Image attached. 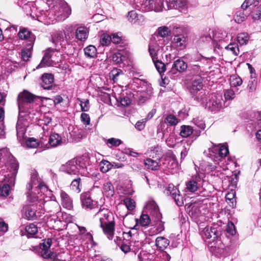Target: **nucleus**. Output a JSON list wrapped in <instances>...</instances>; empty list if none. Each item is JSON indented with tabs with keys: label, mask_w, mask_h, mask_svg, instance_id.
Segmentation results:
<instances>
[{
	"label": "nucleus",
	"mask_w": 261,
	"mask_h": 261,
	"mask_svg": "<svg viewBox=\"0 0 261 261\" xmlns=\"http://www.w3.org/2000/svg\"><path fill=\"white\" fill-rule=\"evenodd\" d=\"M173 40L176 46L182 47L184 46L186 38L182 35H176L174 37Z\"/></svg>",
	"instance_id": "50"
},
{
	"label": "nucleus",
	"mask_w": 261,
	"mask_h": 261,
	"mask_svg": "<svg viewBox=\"0 0 261 261\" xmlns=\"http://www.w3.org/2000/svg\"><path fill=\"white\" fill-rule=\"evenodd\" d=\"M222 97L219 94H212L209 101L206 103V107L212 112H217L222 108Z\"/></svg>",
	"instance_id": "9"
},
{
	"label": "nucleus",
	"mask_w": 261,
	"mask_h": 261,
	"mask_svg": "<svg viewBox=\"0 0 261 261\" xmlns=\"http://www.w3.org/2000/svg\"><path fill=\"white\" fill-rule=\"evenodd\" d=\"M95 221L99 222L103 232L109 240L113 238L115 221L113 214L107 208H99L94 216Z\"/></svg>",
	"instance_id": "4"
},
{
	"label": "nucleus",
	"mask_w": 261,
	"mask_h": 261,
	"mask_svg": "<svg viewBox=\"0 0 261 261\" xmlns=\"http://www.w3.org/2000/svg\"><path fill=\"white\" fill-rule=\"evenodd\" d=\"M103 193L107 197H111L114 194V188L110 181H107L103 185Z\"/></svg>",
	"instance_id": "27"
},
{
	"label": "nucleus",
	"mask_w": 261,
	"mask_h": 261,
	"mask_svg": "<svg viewBox=\"0 0 261 261\" xmlns=\"http://www.w3.org/2000/svg\"><path fill=\"white\" fill-rule=\"evenodd\" d=\"M226 200L229 201L231 204H230V206L233 207L235 205L236 199H235V193L233 191L228 192L226 195Z\"/></svg>",
	"instance_id": "54"
},
{
	"label": "nucleus",
	"mask_w": 261,
	"mask_h": 261,
	"mask_svg": "<svg viewBox=\"0 0 261 261\" xmlns=\"http://www.w3.org/2000/svg\"><path fill=\"white\" fill-rule=\"evenodd\" d=\"M224 98L226 100H232L235 97V91L232 89H227L224 93Z\"/></svg>",
	"instance_id": "56"
},
{
	"label": "nucleus",
	"mask_w": 261,
	"mask_h": 261,
	"mask_svg": "<svg viewBox=\"0 0 261 261\" xmlns=\"http://www.w3.org/2000/svg\"><path fill=\"white\" fill-rule=\"evenodd\" d=\"M99 166L100 171L103 173H106L112 168V163L105 160L99 163Z\"/></svg>",
	"instance_id": "33"
},
{
	"label": "nucleus",
	"mask_w": 261,
	"mask_h": 261,
	"mask_svg": "<svg viewBox=\"0 0 261 261\" xmlns=\"http://www.w3.org/2000/svg\"><path fill=\"white\" fill-rule=\"evenodd\" d=\"M226 231L231 235L236 233V229L233 223L232 222H229L227 225Z\"/></svg>",
	"instance_id": "62"
},
{
	"label": "nucleus",
	"mask_w": 261,
	"mask_h": 261,
	"mask_svg": "<svg viewBox=\"0 0 261 261\" xmlns=\"http://www.w3.org/2000/svg\"><path fill=\"white\" fill-rule=\"evenodd\" d=\"M167 9H175L179 11L186 13L187 10L186 0H167Z\"/></svg>",
	"instance_id": "12"
},
{
	"label": "nucleus",
	"mask_w": 261,
	"mask_h": 261,
	"mask_svg": "<svg viewBox=\"0 0 261 261\" xmlns=\"http://www.w3.org/2000/svg\"><path fill=\"white\" fill-rule=\"evenodd\" d=\"M49 53H50L49 57H50V60L52 62H58L59 60L58 58L60 57V56H61L60 52L57 50V49L50 48Z\"/></svg>",
	"instance_id": "49"
},
{
	"label": "nucleus",
	"mask_w": 261,
	"mask_h": 261,
	"mask_svg": "<svg viewBox=\"0 0 261 261\" xmlns=\"http://www.w3.org/2000/svg\"><path fill=\"white\" fill-rule=\"evenodd\" d=\"M138 15L136 11H131L128 14V20L132 23H135L137 20Z\"/></svg>",
	"instance_id": "59"
},
{
	"label": "nucleus",
	"mask_w": 261,
	"mask_h": 261,
	"mask_svg": "<svg viewBox=\"0 0 261 261\" xmlns=\"http://www.w3.org/2000/svg\"><path fill=\"white\" fill-rule=\"evenodd\" d=\"M112 59L116 64H120L124 61L125 57L121 53L117 52L113 54Z\"/></svg>",
	"instance_id": "44"
},
{
	"label": "nucleus",
	"mask_w": 261,
	"mask_h": 261,
	"mask_svg": "<svg viewBox=\"0 0 261 261\" xmlns=\"http://www.w3.org/2000/svg\"><path fill=\"white\" fill-rule=\"evenodd\" d=\"M82 169L81 166L75 159L69 161L61 167V170L63 172L70 175H76L82 173Z\"/></svg>",
	"instance_id": "8"
},
{
	"label": "nucleus",
	"mask_w": 261,
	"mask_h": 261,
	"mask_svg": "<svg viewBox=\"0 0 261 261\" xmlns=\"http://www.w3.org/2000/svg\"><path fill=\"white\" fill-rule=\"evenodd\" d=\"M54 10L56 19L59 21L64 20L71 13V8L64 1H61L59 5L55 6Z\"/></svg>",
	"instance_id": "7"
},
{
	"label": "nucleus",
	"mask_w": 261,
	"mask_h": 261,
	"mask_svg": "<svg viewBox=\"0 0 261 261\" xmlns=\"http://www.w3.org/2000/svg\"><path fill=\"white\" fill-rule=\"evenodd\" d=\"M5 176H4V180L9 183V184H3L0 186V198L3 199L7 197L8 195H9L11 191V187L13 186L15 184H11L9 182L6 181L5 180ZM15 182V181L14 182Z\"/></svg>",
	"instance_id": "23"
},
{
	"label": "nucleus",
	"mask_w": 261,
	"mask_h": 261,
	"mask_svg": "<svg viewBox=\"0 0 261 261\" xmlns=\"http://www.w3.org/2000/svg\"><path fill=\"white\" fill-rule=\"evenodd\" d=\"M202 79L201 76L196 77L192 82L190 87L191 93L194 95L195 93L200 91L203 87Z\"/></svg>",
	"instance_id": "21"
},
{
	"label": "nucleus",
	"mask_w": 261,
	"mask_h": 261,
	"mask_svg": "<svg viewBox=\"0 0 261 261\" xmlns=\"http://www.w3.org/2000/svg\"><path fill=\"white\" fill-rule=\"evenodd\" d=\"M145 125V121L142 120L138 121L135 127L139 130H141L144 129Z\"/></svg>",
	"instance_id": "64"
},
{
	"label": "nucleus",
	"mask_w": 261,
	"mask_h": 261,
	"mask_svg": "<svg viewBox=\"0 0 261 261\" xmlns=\"http://www.w3.org/2000/svg\"><path fill=\"white\" fill-rule=\"evenodd\" d=\"M18 36L21 40H27L29 42L28 46H31V48H32L35 37L30 31L25 28H23L19 31Z\"/></svg>",
	"instance_id": "14"
},
{
	"label": "nucleus",
	"mask_w": 261,
	"mask_h": 261,
	"mask_svg": "<svg viewBox=\"0 0 261 261\" xmlns=\"http://www.w3.org/2000/svg\"><path fill=\"white\" fill-rule=\"evenodd\" d=\"M200 234L203 239H212L214 241L218 236V232L216 228L205 227L200 232Z\"/></svg>",
	"instance_id": "17"
},
{
	"label": "nucleus",
	"mask_w": 261,
	"mask_h": 261,
	"mask_svg": "<svg viewBox=\"0 0 261 261\" xmlns=\"http://www.w3.org/2000/svg\"><path fill=\"white\" fill-rule=\"evenodd\" d=\"M163 2L164 0H134V5L136 9L143 12H161L166 9Z\"/></svg>",
	"instance_id": "6"
},
{
	"label": "nucleus",
	"mask_w": 261,
	"mask_h": 261,
	"mask_svg": "<svg viewBox=\"0 0 261 261\" xmlns=\"http://www.w3.org/2000/svg\"><path fill=\"white\" fill-rule=\"evenodd\" d=\"M187 68V63L183 60L178 59L174 61L172 65L171 72L173 74L175 73L176 71L182 72L185 71Z\"/></svg>",
	"instance_id": "20"
},
{
	"label": "nucleus",
	"mask_w": 261,
	"mask_h": 261,
	"mask_svg": "<svg viewBox=\"0 0 261 261\" xmlns=\"http://www.w3.org/2000/svg\"><path fill=\"white\" fill-rule=\"evenodd\" d=\"M50 50V48L46 49L40 63L37 66V68L50 66L52 65L53 62L50 60V57H49V54H50V53H49Z\"/></svg>",
	"instance_id": "24"
},
{
	"label": "nucleus",
	"mask_w": 261,
	"mask_h": 261,
	"mask_svg": "<svg viewBox=\"0 0 261 261\" xmlns=\"http://www.w3.org/2000/svg\"><path fill=\"white\" fill-rule=\"evenodd\" d=\"M166 194L170 196L179 206L184 204L182 196L180 194L179 191L173 184H169L166 189Z\"/></svg>",
	"instance_id": "10"
},
{
	"label": "nucleus",
	"mask_w": 261,
	"mask_h": 261,
	"mask_svg": "<svg viewBox=\"0 0 261 261\" xmlns=\"http://www.w3.org/2000/svg\"><path fill=\"white\" fill-rule=\"evenodd\" d=\"M19 168V164L8 148L0 150V172L4 174L5 180L14 184Z\"/></svg>",
	"instance_id": "3"
},
{
	"label": "nucleus",
	"mask_w": 261,
	"mask_h": 261,
	"mask_svg": "<svg viewBox=\"0 0 261 261\" xmlns=\"http://www.w3.org/2000/svg\"><path fill=\"white\" fill-rule=\"evenodd\" d=\"M226 38H227V33L226 32H217L213 36L214 40L216 42L225 41Z\"/></svg>",
	"instance_id": "39"
},
{
	"label": "nucleus",
	"mask_w": 261,
	"mask_h": 261,
	"mask_svg": "<svg viewBox=\"0 0 261 261\" xmlns=\"http://www.w3.org/2000/svg\"><path fill=\"white\" fill-rule=\"evenodd\" d=\"M48 142L50 146L56 147L62 144V137L58 134L54 133L50 135Z\"/></svg>",
	"instance_id": "26"
},
{
	"label": "nucleus",
	"mask_w": 261,
	"mask_h": 261,
	"mask_svg": "<svg viewBox=\"0 0 261 261\" xmlns=\"http://www.w3.org/2000/svg\"><path fill=\"white\" fill-rule=\"evenodd\" d=\"M111 40V36L108 34H103L101 36L100 42L101 45L107 46L108 45Z\"/></svg>",
	"instance_id": "53"
},
{
	"label": "nucleus",
	"mask_w": 261,
	"mask_h": 261,
	"mask_svg": "<svg viewBox=\"0 0 261 261\" xmlns=\"http://www.w3.org/2000/svg\"><path fill=\"white\" fill-rule=\"evenodd\" d=\"M35 96L27 90L20 92L17 96V101L19 109V115L16 128L17 138L22 145L35 148L38 145V140L34 138H29L24 140L27 128L31 121L36 120L40 114L39 107L35 101Z\"/></svg>",
	"instance_id": "1"
},
{
	"label": "nucleus",
	"mask_w": 261,
	"mask_h": 261,
	"mask_svg": "<svg viewBox=\"0 0 261 261\" xmlns=\"http://www.w3.org/2000/svg\"><path fill=\"white\" fill-rule=\"evenodd\" d=\"M225 48L230 51L234 56H238L239 49L238 44L236 43H230L225 47Z\"/></svg>",
	"instance_id": "41"
},
{
	"label": "nucleus",
	"mask_w": 261,
	"mask_h": 261,
	"mask_svg": "<svg viewBox=\"0 0 261 261\" xmlns=\"http://www.w3.org/2000/svg\"><path fill=\"white\" fill-rule=\"evenodd\" d=\"M259 1H261V0H245L242 5V9H247L249 6H256Z\"/></svg>",
	"instance_id": "58"
},
{
	"label": "nucleus",
	"mask_w": 261,
	"mask_h": 261,
	"mask_svg": "<svg viewBox=\"0 0 261 261\" xmlns=\"http://www.w3.org/2000/svg\"><path fill=\"white\" fill-rule=\"evenodd\" d=\"M81 120L84 124L86 125L90 124V118L89 114L85 113H82L81 115Z\"/></svg>",
	"instance_id": "60"
},
{
	"label": "nucleus",
	"mask_w": 261,
	"mask_h": 261,
	"mask_svg": "<svg viewBox=\"0 0 261 261\" xmlns=\"http://www.w3.org/2000/svg\"><path fill=\"white\" fill-rule=\"evenodd\" d=\"M251 17L253 21L261 19V5L252 12Z\"/></svg>",
	"instance_id": "46"
},
{
	"label": "nucleus",
	"mask_w": 261,
	"mask_h": 261,
	"mask_svg": "<svg viewBox=\"0 0 261 261\" xmlns=\"http://www.w3.org/2000/svg\"><path fill=\"white\" fill-rule=\"evenodd\" d=\"M229 81L230 85L233 87L239 86L242 84V79L237 75H231Z\"/></svg>",
	"instance_id": "38"
},
{
	"label": "nucleus",
	"mask_w": 261,
	"mask_h": 261,
	"mask_svg": "<svg viewBox=\"0 0 261 261\" xmlns=\"http://www.w3.org/2000/svg\"><path fill=\"white\" fill-rule=\"evenodd\" d=\"M81 178L80 177L74 179L70 185L71 189L76 193L81 192Z\"/></svg>",
	"instance_id": "37"
},
{
	"label": "nucleus",
	"mask_w": 261,
	"mask_h": 261,
	"mask_svg": "<svg viewBox=\"0 0 261 261\" xmlns=\"http://www.w3.org/2000/svg\"><path fill=\"white\" fill-rule=\"evenodd\" d=\"M152 61L159 73L161 74L166 70V66L163 62L158 59H155Z\"/></svg>",
	"instance_id": "40"
},
{
	"label": "nucleus",
	"mask_w": 261,
	"mask_h": 261,
	"mask_svg": "<svg viewBox=\"0 0 261 261\" xmlns=\"http://www.w3.org/2000/svg\"><path fill=\"white\" fill-rule=\"evenodd\" d=\"M59 194L63 207L67 210H71L73 208V202L69 195L62 190H59Z\"/></svg>",
	"instance_id": "15"
},
{
	"label": "nucleus",
	"mask_w": 261,
	"mask_h": 261,
	"mask_svg": "<svg viewBox=\"0 0 261 261\" xmlns=\"http://www.w3.org/2000/svg\"><path fill=\"white\" fill-rule=\"evenodd\" d=\"M77 100L80 102L81 110L83 112H87L90 109V102L88 99H81L77 98Z\"/></svg>",
	"instance_id": "45"
},
{
	"label": "nucleus",
	"mask_w": 261,
	"mask_h": 261,
	"mask_svg": "<svg viewBox=\"0 0 261 261\" xmlns=\"http://www.w3.org/2000/svg\"><path fill=\"white\" fill-rule=\"evenodd\" d=\"M89 31L85 27H80L77 28L75 31L76 38L81 41H85L88 36Z\"/></svg>",
	"instance_id": "22"
},
{
	"label": "nucleus",
	"mask_w": 261,
	"mask_h": 261,
	"mask_svg": "<svg viewBox=\"0 0 261 261\" xmlns=\"http://www.w3.org/2000/svg\"><path fill=\"white\" fill-rule=\"evenodd\" d=\"M170 33L169 29L166 26L161 27L158 28V34L162 37L168 36Z\"/></svg>",
	"instance_id": "52"
},
{
	"label": "nucleus",
	"mask_w": 261,
	"mask_h": 261,
	"mask_svg": "<svg viewBox=\"0 0 261 261\" xmlns=\"http://www.w3.org/2000/svg\"><path fill=\"white\" fill-rule=\"evenodd\" d=\"M107 144L109 147H112L113 146H118L122 143V141L119 139L114 138L109 139L107 140Z\"/></svg>",
	"instance_id": "48"
},
{
	"label": "nucleus",
	"mask_w": 261,
	"mask_h": 261,
	"mask_svg": "<svg viewBox=\"0 0 261 261\" xmlns=\"http://www.w3.org/2000/svg\"><path fill=\"white\" fill-rule=\"evenodd\" d=\"M199 181L200 178L197 176L188 180L186 182L185 192L191 193H195L198 190L200 186L198 183Z\"/></svg>",
	"instance_id": "16"
},
{
	"label": "nucleus",
	"mask_w": 261,
	"mask_h": 261,
	"mask_svg": "<svg viewBox=\"0 0 261 261\" xmlns=\"http://www.w3.org/2000/svg\"><path fill=\"white\" fill-rule=\"evenodd\" d=\"M64 35L61 31L54 33L52 36L53 43H54L56 46H57V44L59 42H60V45H61V42L64 41Z\"/></svg>",
	"instance_id": "31"
},
{
	"label": "nucleus",
	"mask_w": 261,
	"mask_h": 261,
	"mask_svg": "<svg viewBox=\"0 0 261 261\" xmlns=\"http://www.w3.org/2000/svg\"><path fill=\"white\" fill-rule=\"evenodd\" d=\"M169 244V240L163 237H159L155 240V245L160 250H164Z\"/></svg>",
	"instance_id": "28"
},
{
	"label": "nucleus",
	"mask_w": 261,
	"mask_h": 261,
	"mask_svg": "<svg viewBox=\"0 0 261 261\" xmlns=\"http://www.w3.org/2000/svg\"><path fill=\"white\" fill-rule=\"evenodd\" d=\"M122 74H123L122 71L117 68L113 69L109 73L110 79H112L114 82L117 81L118 79V76Z\"/></svg>",
	"instance_id": "42"
},
{
	"label": "nucleus",
	"mask_w": 261,
	"mask_h": 261,
	"mask_svg": "<svg viewBox=\"0 0 261 261\" xmlns=\"http://www.w3.org/2000/svg\"><path fill=\"white\" fill-rule=\"evenodd\" d=\"M144 163L145 166L151 170H158L159 169V165L158 162L151 159L148 158L144 160Z\"/></svg>",
	"instance_id": "29"
},
{
	"label": "nucleus",
	"mask_w": 261,
	"mask_h": 261,
	"mask_svg": "<svg viewBox=\"0 0 261 261\" xmlns=\"http://www.w3.org/2000/svg\"><path fill=\"white\" fill-rule=\"evenodd\" d=\"M246 9H242L241 7V9L237 11L234 16V21L240 23L244 21L248 16V12L245 10Z\"/></svg>",
	"instance_id": "25"
},
{
	"label": "nucleus",
	"mask_w": 261,
	"mask_h": 261,
	"mask_svg": "<svg viewBox=\"0 0 261 261\" xmlns=\"http://www.w3.org/2000/svg\"><path fill=\"white\" fill-rule=\"evenodd\" d=\"M193 133V128L189 125H182L181 126L180 135L182 137H189Z\"/></svg>",
	"instance_id": "34"
},
{
	"label": "nucleus",
	"mask_w": 261,
	"mask_h": 261,
	"mask_svg": "<svg viewBox=\"0 0 261 261\" xmlns=\"http://www.w3.org/2000/svg\"><path fill=\"white\" fill-rule=\"evenodd\" d=\"M97 49L92 45H89L84 49L85 55L88 58H94L96 56Z\"/></svg>",
	"instance_id": "32"
},
{
	"label": "nucleus",
	"mask_w": 261,
	"mask_h": 261,
	"mask_svg": "<svg viewBox=\"0 0 261 261\" xmlns=\"http://www.w3.org/2000/svg\"><path fill=\"white\" fill-rule=\"evenodd\" d=\"M28 48L24 49L21 51V58L23 61H27L29 60V58L31 55V46H28Z\"/></svg>",
	"instance_id": "55"
},
{
	"label": "nucleus",
	"mask_w": 261,
	"mask_h": 261,
	"mask_svg": "<svg viewBox=\"0 0 261 261\" xmlns=\"http://www.w3.org/2000/svg\"><path fill=\"white\" fill-rule=\"evenodd\" d=\"M25 216L29 220H34L37 219L39 215H37L35 206H32L28 208L25 212Z\"/></svg>",
	"instance_id": "30"
},
{
	"label": "nucleus",
	"mask_w": 261,
	"mask_h": 261,
	"mask_svg": "<svg viewBox=\"0 0 261 261\" xmlns=\"http://www.w3.org/2000/svg\"><path fill=\"white\" fill-rule=\"evenodd\" d=\"M51 243V239L49 238L43 240V242L40 243V248L41 251H40V253L44 258H50L53 259L55 258V254L49 250Z\"/></svg>",
	"instance_id": "11"
},
{
	"label": "nucleus",
	"mask_w": 261,
	"mask_h": 261,
	"mask_svg": "<svg viewBox=\"0 0 261 261\" xmlns=\"http://www.w3.org/2000/svg\"><path fill=\"white\" fill-rule=\"evenodd\" d=\"M151 221L150 217L147 214L142 215L140 219V223L143 226H148Z\"/></svg>",
	"instance_id": "47"
},
{
	"label": "nucleus",
	"mask_w": 261,
	"mask_h": 261,
	"mask_svg": "<svg viewBox=\"0 0 261 261\" xmlns=\"http://www.w3.org/2000/svg\"><path fill=\"white\" fill-rule=\"evenodd\" d=\"M25 231L27 232L28 237L34 236L38 231V228L34 224H30L25 227Z\"/></svg>",
	"instance_id": "36"
},
{
	"label": "nucleus",
	"mask_w": 261,
	"mask_h": 261,
	"mask_svg": "<svg viewBox=\"0 0 261 261\" xmlns=\"http://www.w3.org/2000/svg\"><path fill=\"white\" fill-rule=\"evenodd\" d=\"M149 209L151 219L154 221V222L160 221L162 218V216L156 204L152 202L150 206Z\"/></svg>",
	"instance_id": "19"
},
{
	"label": "nucleus",
	"mask_w": 261,
	"mask_h": 261,
	"mask_svg": "<svg viewBox=\"0 0 261 261\" xmlns=\"http://www.w3.org/2000/svg\"><path fill=\"white\" fill-rule=\"evenodd\" d=\"M39 182L36 175L31 177V181L27 187L28 201L30 203L37 202L36 205L40 208H43L45 212L51 213V215L56 217L55 214L60 212L61 206L56 200H51L46 196L50 192L46 186Z\"/></svg>",
	"instance_id": "2"
},
{
	"label": "nucleus",
	"mask_w": 261,
	"mask_h": 261,
	"mask_svg": "<svg viewBox=\"0 0 261 261\" xmlns=\"http://www.w3.org/2000/svg\"><path fill=\"white\" fill-rule=\"evenodd\" d=\"M165 122L169 125H175L178 123V121L175 116L170 114L166 117Z\"/></svg>",
	"instance_id": "51"
},
{
	"label": "nucleus",
	"mask_w": 261,
	"mask_h": 261,
	"mask_svg": "<svg viewBox=\"0 0 261 261\" xmlns=\"http://www.w3.org/2000/svg\"><path fill=\"white\" fill-rule=\"evenodd\" d=\"M130 167L135 172H139L142 169V165L139 163H134L131 165Z\"/></svg>",
	"instance_id": "63"
},
{
	"label": "nucleus",
	"mask_w": 261,
	"mask_h": 261,
	"mask_svg": "<svg viewBox=\"0 0 261 261\" xmlns=\"http://www.w3.org/2000/svg\"><path fill=\"white\" fill-rule=\"evenodd\" d=\"M212 143V146L210 147L207 150L203 152L204 154L211 158L215 162V165H210V167L212 170H215L218 164L228 154V149L225 145L221 144L216 145Z\"/></svg>",
	"instance_id": "5"
},
{
	"label": "nucleus",
	"mask_w": 261,
	"mask_h": 261,
	"mask_svg": "<svg viewBox=\"0 0 261 261\" xmlns=\"http://www.w3.org/2000/svg\"><path fill=\"white\" fill-rule=\"evenodd\" d=\"M249 39V37L248 34L245 33L239 34L237 37L238 42L241 45L246 44Z\"/></svg>",
	"instance_id": "43"
},
{
	"label": "nucleus",
	"mask_w": 261,
	"mask_h": 261,
	"mask_svg": "<svg viewBox=\"0 0 261 261\" xmlns=\"http://www.w3.org/2000/svg\"><path fill=\"white\" fill-rule=\"evenodd\" d=\"M41 86L44 89L49 90L53 87L54 81V75L50 73H44L41 76Z\"/></svg>",
	"instance_id": "18"
},
{
	"label": "nucleus",
	"mask_w": 261,
	"mask_h": 261,
	"mask_svg": "<svg viewBox=\"0 0 261 261\" xmlns=\"http://www.w3.org/2000/svg\"><path fill=\"white\" fill-rule=\"evenodd\" d=\"M207 94L205 91H201L195 97V99L200 102L201 105L206 106L207 101Z\"/></svg>",
	"instance_id": "35"
},
{
	"label": "nucleus",
	"mask_w": 261,
	"mask_h": 261,
	"mask_svg": "<svg viewBox=\"0 0 261 261\" xmlns=\"http://www.w3.org/2000/svg\"><path fill=\"white\" fill-rule=\"evenodd\" d=\"M81 201L82 207L85 210H92L95 207L96 203L91 199L89 193H85L81 195Z\"/></svg>",
	"instance_id": "13"
},
{
	"label": "nucleus",
	"mask_w": 261,
	"mask_h": 261,
	"mask_svg": "<svg viewBox=\"0 0 261 261\" xmlns=\"http://www.w3.org/2000/svg\"><path fill=\"white\" fill-rule=\"evenodd\" d=\"M124 202L128 210L132 211L135 208V202L133 199L127 198L124 200Z\"/></svg>",
	"instance_id": "61"
},
{
	"label": "nucleus",
	"mask_w": 261,
	"mask_h": 261,
	"mask_svg": "<svg viewBox=\"0 0 261 261\" xmlns=\"http://www.w3.org/2000/svg\"><path fill=\"white\" fill-rule=\"evenodd\" d=\"M161 151V147L158 145L154 146V147H151L150 148V156H152V158L156 157L158 155L159 156L160 155V152Z\"/></svg>",
	"instance_id": "57"
}]
</instances>
